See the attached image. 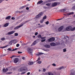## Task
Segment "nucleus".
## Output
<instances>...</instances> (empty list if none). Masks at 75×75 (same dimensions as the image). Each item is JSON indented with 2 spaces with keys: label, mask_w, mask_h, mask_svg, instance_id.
<instances>
[{
  "label": "nucleus",
  "mask_w": 75,
  "mask_h": 75,
  "mask_svg": "<svg viewBox=\"0 0 75 75\" xmlns=\"http://www.w3.org/2000/svg\"><path fill=\"white\" fill-rule=\"evenodd\" d=\"M75 30V27L72 28V26L70 25L67 26L65 29H63L62 30V32H65V31H74Z\"/></svg>",
  "instance_id": "1"
},
{
  "label": "nucleus",
  "mask_w": 75,
  "mask_h": 75,
  "mask_svg": "<svg viewBox=\"0 0 75 75\" xmlns=\"http://www.w3.org/2000/svg\"><path fill=\"white\" fill-rule=\"evenodd\" d=\"M21 65H23V67H21L18 69V72H23V71L28 70V68H27L25 65L22 64Z\"/></svg>",
  "instance_id": "2"
},
{
  "label": "nucleus",
  "mask_w": 75,
  "mask_h": 75,
  "mask_svg": "<svg viewBox=\"0 0 75 75\" xmlns=\"http://www.w3.org/2000/svg\"><path fill=\"white\" fill-rule=\"evenodd\" d=\"M43 14L44 12L43 11L41 12L36 16L35 18L37 19L39 18H40V17H41L43 15Z\"/></svg>",
  "instance_id": "3"
},
{
  "label": "nucleus",
  "mask_w": 75,
  "mask_h": 75,
  "mask_svg": "<svg viewBox=\"0 0 75 75\" xmlns=\"http://www.w3.org/2000/svg\"><path fill=\"white\" fill-rule=\"evenodd\" d=\"M11 68V66H10L9 67H8V68H6V69H2V71L3 73H6V72H7L8 71V69H10Z\"/></svg>",
  "instance_id": "4"
},
{
  "label": "nucleus",
  "mask_w": 75,
  "mask_h": 75,
  "mask_svg": "<svg viewBox=\"0 0 75 75\" xmlns=\"http://www.w3.org/2000/svg\"><path fill=\"white\" fill-rule=\"evenodd\" d=\"M64 39L66 41L65 43L66 44H67L68 42V40H69V37L67 35L65 36L64 37Z\"/></svg>",
  "instance_id": "5"
},
{
  "label": "nucleus",
  "mask_w": 75,
  "mask_h": 75,
  "mask_svg": "<svg viewBox=\"0 0 75 75\" xmlns=\"http://www.w3.org/2000/svg\"><path fill=\"white\" fill-rule=\"evenodd\" d=\"M27 50L29 52V54L31 55H33L32 54V51H33V49H31V48L30 47H28L27 48Z\"/></svg>",
  "instance_id": "6"
},
{
  "label": "nucleus",
  "mask_w": 75,
  "mask_h": 75,
  "mask_svg": "<svg viewBox=\"0 0 75 75\" xmlns=\"http://www.w3.org/2000/svg\"><path fill=\"white\" fill-rule=\"evenodd\" d=\"M74 14V12H70L69 13H68L67 14H64V16H65L66 17H68V16H70V15H72Z\"/></svg>",
  "instance_id": "7"
},
{
  "label": "nucleus",
  "mask_w": 75,
  "mask_h": 75,
  "mask_svg": "<svg viewBox=\"0 0 75 75\" xmlns=\"http://www.w3.org/2000/svg\"><path fill=\"white\" fill-rule=\"evenodd\" d=\"M30 21V20H28L26 21L23 22H22L21 23V25H20V26L21 27H22V26H23V25H24V24H25V23H28V22Z\"/></svg>",
  "instance_id": "8"
},
{
  "label": "nucleus",
  "mask_w": 75,
  "mask_h": 75,
  "mask_svg": "<svg viewBox=\"0 0 75 75\" xmlns=\"http://www.w3.org/2000/svg\"><path fill=\"white\" fill-rule=\"evenodd\" d=\"M64 25L61 26L58 28V31L59 32H60V31H62V30L64 29Z\"/></svg>",
  "instance_id": "9"
},
{
  "label": "nucleus",
  "mask_w": 75,
  "mask_h": 75,
  "mask_svg": "<svg viewBox=\"0 0 75 75\" xmlns=\"http://www.w3.org/2000/svg\"><path fill=\"white\" fill-rule=\"evenodd\" d=\"M58 5V2H54L52 4V7H55L57 6Z\"/></svg>",
  "instance_id": "10"
},
{
  "label": "nucleus",
  "mask_w": 75,
  "mask_h": 75,
  "mask_svg": "<svg viewBox=\"0 0 75 75\" xmlns=\"http://www.w3.org/2000/svg\"><path fill=\"white\" fill-rule=\"evenodd\" d=\"M56 1V0H47L45 1L46 4H47V3H49L52 2V1Z\"/></svg>",
  "instance_id": "11"
},
{
  "label": "nucleus",
  "mask_w": 75,
  "mask_h": 75,
  "mask_svg": "<svg viewBox=\"0 0 75 75\" xmlns=\"http://www.w3.org/2000/svg\"><path fill=\"white\" fill-rule=\"evenodd\" d=\"M18 61H19V59H18V58H15V59H14V63L15 64L16 63H17V62H18Z\"/></svg>",
  "instance_id": "12"
},
{
  "label": "nucleus",
  "mask_w": 75,
  "mask_h": 75,
  "mask_svg": "<svg viewBox=\"0 0 75 75\" xmlns=\"http://www.w3.org/2000/svg\"><path fill=\"white\" fill-rule=\"evenodd\" d=\"M65 68L63 66L60 67L59 68H57L56 69L57 70H61L62 69H65Z\"/></svg>",
  "instance_id": "13"
},
{
  "label": "nucleus",
  "mask_w": 75,
  "mask_h": 75,
  "mask_svg": "<svg viewBox=\"0 0 75 75\" xmlns=\"http://www.w3.org/2000/svg\"><path fill=\"white\" fill-rule=\"evenodd\" d=\"M50 45L51 46H52L54 47V46H56V43L54 42H52L50 43Z\"/></svg>",
  "instance_id": "14"
},
{
  "label": "nucleus",
  "mask_w": 75,
  "mask_h": 75,
  "mask_svg": "<svg viewBox=\"0 0 75 75\" xmlns=\"http://www.w3.org/2000/svg\"><path fill=\"white\" fill-rule=\"evenodd\" d=\"M42 3H43V1L42 0H41L38 2L37 3V4L38 5V4H40Z\"/></svg>",
  "instance_id": "15"
},
{
  "label": "nucleus",
  "mask_w": 75,
  "mask_h": 75,
  "mask_svg": "<svg viewBox=\"0 0 75 75\" xmlns=\"http://www.w3.org/2000/svg\"><path fill=\"white\" fill-rule=\"evenodd\" d=\"M20 27H21L20 25L19 26H17L15 28H14V30H18V29L19 28H20Z\"/></svg>",
  "instance_id": "16"
},
{
  "label": "nucleus",
  "mask_w": 75,
  "mask_h": 75,
  "mask_svg": "<svg viewBox=\"0 0 75 75\" xmlns=\"http://www.w3.org/2000/svg\"><path fill=\"white\" fill-rule=\"evenodd\" d=\"M44 47H45V48H50V45L46 44L44 45Z\"/></svg>",
  "instance_id": "17"
},
{
  "label": "nucleus",
  "mask_w": 75,
  "mask_h": 75,
  "mask_svg": "<svg viewBox=\"0 0 75 75\" xmlns=\"http://www.w3.org/2000/svg\"><path fill=\"white\" fill-rule=\"evenodd\" d=\"M9 24H10V23H5V24L4 25V27H7V26H8Z\"/></svg>",
  "instance_id": "18"
},
{
  "label": "nucleus",
  "mask_w": 75,
  "mask_h": 75,
  "mask_svg": "<svg viewBox=\"0 0 75 75\" xmlns=\"http://www.w3.org/2000/svg\"><path fill=\"white\" fill-rule=\"evenodd\" d=\"M45 26V25H40L39 26H38V28H41L42 27H44Z\"/></svg>",
  "instance_id": "19"
},
{
  "label": "nucleus",
  "mask_w": 75,
  "mask_h": 75,
  "mask_svg": "<svg viewBox=\"0 0 75 75\" xmlns=\"http://www.w3.org/2000/svg\"><path fill=\"white\" fill-rule=\"evenodd\" d=\"M11 18V16H7L6 18L5 19L6 20H10Z\"/></svg>",
  "instance_id": "20"
},
{
  "label": "nucleus",
  "mask_w": 75,
  "mask_h": 75,
  "mask_svg": "<svg viewBox=\"0 0 75 75\" xmlns=\"http://www.w3.org/2000/svg\"><path fill=\"white\" fill-rule=\"evenodd\" d=\"M72 10H75V3L74 4V5L71 8Z\"/></svg>",
  "instance_id": "21"
},
{
  "label": "nucleus",
  "mask_w": 75,
  "mask_h": 75,
  "mask_svg": "<svg viewBox=\"0 0 75 75\" xmlns=\"http://www.w3.org/2000/svg\"><path fill=\"white\" fill-rule=\"evenodd\" d=\"M33 64H34L33 62H30L28 63V65H33Z\"/></svg>",
  "instance_id": "22"
},
{
  "label": "nucleus",
  "mask_w": 75,
  "mask_h": 75,
  "mask_svg": "<svg viewBox=\"0 0 75 75\" xmlns=\"http://www.w3.org/2000/svg\"><path fill=\"white\" fill-rule=\"evenodd\" d=\"M51 4V3H48L46 4H45V6H48V7H49V6H50Z\"/></svg>",
  "instance_id": "23"
},
{
  "label": "nucleus",
  "mask_w": 75,
  "mask_h": 75,
  "mask_svg": "<svg viewBox=\"0 0 75 75\" xmlns=\"http://www.w3.org/2000/svg\"><path fill=\"white\" fill-rule=\"evenodd\" d=\"M9 45H7L6 46H5L3 47H0V48H2V49H3V48H6L7 47H8V46Z\"/></svg>",
  "instance_id": "24"
},
{
  "label": "nucleus",
  "mask_w": 75,
  "mask_h": 75,
  "mask_svg": "<svg viewBox=\"0 0 75 75\" xmlns=\"http://www.w3.org/2000/svg\"><path fill=\"white\" fill-rule=\"evenodd\" d=\"M25 7L26 6H22L19 8V10H21L22 9H23V8H25Z\"/></svg>",
  "instance_id": "25"
},
{
  "label": "nucleus",
  "mask_w": 75,
  "mask_h": 75,
  "mask_svg": "<svg viewBox=\"0 0 75 75\" xmlns=\"http://www.w3.org/2000/svg\"><path fill=\"white\" fill-rule=\"evenodd\" d=\"M51 39V41H52H52H54L55 40V38H50Z\"/></svg>",
  "instance_id": "26"
},
{
  "label": "nucleus",
  "mask_w": 75,
  "mask_h": 75,
  "mask_svg": "<svg viewBox=\"0 0 75 75\" xmlns=\"http://www.w3.org/2000/svg\"><path fill=\"white\" fill-rule=\"evenodd\" d=\"M14 40H11V41L10 42H9L8 44H10V43L11 42L13 44V43H14Z\"/></svg>",
  "instance_id": "27"
},
{
  "label": "nucleus",
  "mask_w": 75,
  "mask_h": 75,
  "mask_svg": "<svg viewBox=\"0 0 75 75\" xmlns=\"http://www.w3.org/2000/svg\"><path fill=\"white\" fill-rule=\"evenodd\" d=\"M50 6H48V7H47V6H44L43 7V8H45V9H47L48 8H50Z\"/></svg>",
  "instance_id": "28"
},
{
  "label": "nucleus",
  "mask_w": 75,
  "mask_h": 75,
  "mask_svg": "<svg viewBox=\"0 0 75 75\" xmlns=\"http://www.w3.org/2000/svg\"><path fill=\"white\" fill-rule=\"evenodd\" d=\"M14 37H17L18 35V33H15L14 34Z\"/></svg>",
  "instance_id": "29"
},
{
  "label": "nucleus",
  "mask_w": 75,
  "mask_h": 75,
  "mask_svg": "<svg viewBox=\"0 0 75 75\" xmlns=\"http://www.w3.org/2000/svg\"><path fill=\"white\" fill-rule=\"evenodd\" d=\"M48 75H54V74L50 72H48Z\"/></svg>",
  "instance_id": "30"
},
{
  "label": "nucleus",
  "mask_w": 75,
  "mask_h": 75,
  "mask_svg": "<svg viewBox=\"0 0 75 75\" xmlns=\"http://www.w3.org/2000/svg\"><path fill=\"white\" fill-rule=\"evenodd\" d=\"M47 18V16H46V15H45V16L43 17V18L42 19L44 20H45V19H46Z\"/></svg>",
  "instance_id": "31"
},
{
  "label": "nucleus",
  "mask_w": 75,
  "mask_h": 75,
  "mask_svg": "<svg viewBox=\"0 0 75 75\" xmlns=\"http://www.w3.org/2000/svg\"><path fill=\"white\" fill-rule=\"evenodd\" d=\"M43 51H49L50 50L48 49H47L46 50L44 49H42Z\"/></svg>",
  "instance_id": "32"
},
{
  "label": "nucleus",
  "mask_w": 75,
  "mask_h": 75,
  "mask_svg": "<svg viewBox=\"0 0 75 75\" xmlns=\"http://www.w3.org/2000/svg\"><path fill=\"white\" fill-rule=\"evenodd\" d=\"M7 51H12V50H11V47L8 48L7 49Z\"/></svg>",
  "instance_id": "33"
},
{
  "label": "nucleus",
  "mask_w": 75,
  "mask_h": 75,
  "mask_svg": "<svg viewBox=\"0 0 75 75\" xmlns=\"http://www.w3.org/2000/svg\"><path fill=\"white\" fill-rule=\"evenodd\" d=\"M42 36H41V35L40 34L38 35V38H41Z\"/></svg>",
  "instance_id": "34"
},
{
  "label": "nucleus",
  "mask_w": 75,
  "mask_h": 75,
  "mask_svg": "<svg viewBox=\"0 0 75 75\" xmlns=\"http://www.w3.org/2000/svg\"><path fill=\"white\" fill-rule=\"evenodd\" d=\"M17 49H18V48H16L14 49H13V50H12V51H17Z\"/></svg>",
  "instance_id": "35"
},
{
  "label": "nucleus",
  "mask_w": 75,
  "mask_h": 75,
  "mask_svg": "<svg viewBox=\"0 0 75 75\" xmlns=\"http://www.w3.org/2000/svg\"><path fill=\"white\" fill-rule=\"evenodd\" d=\"M47 41L48 42H52L51 38L47 40Z\"/></svg>",
  "instance_id": "36"
},
{
  "label": "nucleus",
  "mask_w": 75,
  "mask_h": 75,
  "mask_svg": "<svg viewBox=\"0 0 75 75\" xmlns=\"http://www.w3.org/2000/svg\"><path fill=\"white\" fill-rule=\"evenodd\" d=\"M12 74V72H8L6 73V75H8L10 74Z\"/></svg>",
  "instance_id": "37"
},
{
  "label": "nucleus",
  "mask_w": 75,
  "mask_h": 75,
  "mask_svg": "<svg viewBox=\"0 0 75 75\" xmlns=\"http://www.w3.org/2000/svg\"><path fill=\"white\" fill-rule=\"evenodd\" d=\"M44 20L42 19V20H40V23H43V22H44Z\"/></svg>",
  "instance_id": "38"
},
{
  "label": "nucleus",
  "mask_w": 75,
  "mask_h": 75,
  "mask_svg": "<svg viewBox=\"0 0 75 75\" xmlns=\"http://www.w3.org/2000/svg\"><path fill=\"white\" fill-rule=\"evenodd\" d=\"M42 62L41 61H38L37 63L38 64H41V63Z\"/></svg>",
  "instance_id": "39"
},
{
  "label": "nucleus",
  "mask_w": 75,
  "mask_h": 75,
  "mask_svg": "<svg viewBox=\"0 0 75 75\" xmlns=\"http://www.w3.org/2000/svg\"><path fill=\"white\" fill-rule=\"evenodd\" d=\"M12 69H13V70H14V71H15V70H16V68L15 67H13L12 68Z\"/></svg>",
  "instance_id": "40"
},
{
  "label": "nucleus",
  "mask_w": 75,
  "mask_h": 75,
  "mask_svg": "<svg viewBox=\"0 0 75 75\" xmlns=\"http://www.w3.org/2000/svg\"><path fill=\"white\" fill-rule=\"evenodd\" d=\"M36 43H35V42H33V43L32 44V45H31V46H33V45H34L36 44Z\"/></svg>",
  "instance_id": "41"
},
{
  "label": "nucleus",
  "mask_w": 75,
  "mask_h": 75,
  "mask_svg": "<svg viewBox=\"0 0 75 75\" xmlns=\"http://www.w3.org/2000/svg\"><path fill=\"white\" fill-rule=\"evenodd\" d=\"M10 32L11 35V34H13V33H15V31H11Z\"/></svg>",
  "instance_id": "42"
},
{
  "label": "nucleus",
  "mask_w": 75,
  "mask_h": 75,
  "mask_svg": "<svg viewBox=\"0 0 75 75\" xmlns=\"http://www.w3.org/2000/svg\"><path fill=\"white\" fill-rule=\"evenodd\" d=\"M46 41V39H43L41 40V42H44L45 41Z\"/></svg>",
  "instance_id": "43"
},
{
  "label": "nucleus",
  "mask_w": 75,
  "mask_h": 75,
  "mask_svg": "<svg viewBox=\"0 0 75 75\" xmlns=\"http://www.w3.org/2000/svg\"><path fill=\"white\" fill-rule=\"evenodd\" d=\"M45 38H46V37H41V39L42 40H44L45 39Z\"/></svg>",
  "instance_id": "44"
},
{
  "label": "nucleus",
  "mask_w": 75,
  "mask_h": 75,
  "mask_svg": "<svg viewBox=\"0 0 75 75\" xmlns=\"http://www.w3.org/2000/svg\"><path fill=\"white\" fill-rule=\"evenodd\" d=\"M59 11L60 12H64V9L59 10Z\"/></svg>",
  "instance_id": "45"
},
{
  "label": "nucleus",
  "mask_w": 75,
  "mask_h": 75,
  "mask_svg": "<svg viewBox=\"0 0 75 75\" xmlns=\"http://www.w3.org/2000/svg\"><path fill=\"white\" fill-rule=\"evenodd\" d=\"M39 53L40 55H43V54H44V53H42V52H39Z\"/></svg>",
  "instance_id": "46"
},
{
  "label": "nucleus",
  "mask_w": 75,
  "mask_h": 75,
  "mask_svg": "<svg viewBox=\"0 0 75 75\" xmlns=\"http://www.w3.org/2000/svg\"><path fill=\"white\" fill-rule=\"evenodd\" d=\"M6 35H11V32H10L8 33V34H6Z\"/></svg>",
  "instance_id": "47"
},
{
  "label": "nucleus",
  "mask_w": 75,
  "mask_h": 75,
  "mask_svg": "<svg viewBox=\"0 0 75 75\" xmlns=\"http://www.w3.org/2000/svg\"><path fill=\"white\" fill-rule=\"evenodd\" d=\"M63 52H65L67 51V50H66V48L63 49Z\"/></svg>",
  "instance_id": "48"
},
{
  "label": "nucleus",
  "mask_w": 75,
  "mask_h": 75,
  "mask_svg": "<svg viewBox=\"0 0 75 75\" xmlns=\"http://www.w3.org/2000/svg\"><path fill=\"white\" fill-rule=\"evenodd\" d=\"M46 4V3H45V1H44V3H42V4H41V5H44V4Z\"/></svg>",
  "instance_id": "49"
},
{
  "label": "nucleus",
  "mask_w": 75,
  "mask_h": 75,
  "mask_svg": "<svg viewBox=\"0 0 75 75\" xmlns=\"http://www.w3.org/2000/svg\"><path fill=\"white\" fill-rule=\"evenodd\" d=\"M49 24V21H47L46 22V24L48 25Z\"/></svg>",
  "instance_id": "50"
},
{
  "label": "nucleus",
  "mask_w": 75,
  "mask_h": 75,
  "mask_svg": "<svg viewBox=\"0 0 75 75\" xmlns=\"http://www.w3.org/2000/svg\"><path fill=\"white\" fill-rule=\"evenodd\" d=\"M1 40H2V41H4V40H5V38H2L1 39Z\"/></svg>",
  "instance_id": "51"
},
{
  "label": "nucleus",
  "mask_w": 75,
  "mask_h": 75,
  "mask_svg": "<svg viewBox=\"0 0 75 75\" xmlns=\"http://www.w3.org/2000/svg\"><path fill=\"white\" fill-rule=\"evenodd\" d=\"M20 46V44H17L16 45V47H18Z\"/></svg>",
  "instance_id": "52"
},
{
  "label": "nucleus",
  "mask_w": 75,
  "mask_h": 75,
  "mask_svg": "<svg viewBox=\"0 0 75 75\" xmlns=\"http://www.w3.org/2000/svg\"><path fill=\"white\" fill-rule=\"evenodd\" d=\"M18 54H22V53H23V52H21L18 51Z\"/></svg>",
  "instance_id": "53"
},
{
  "label": "nucleus",
  "mask_w": 75,
  "mask_h": 75,
  "mask_svg": "<svg viewBox=\"0 0 75 75\" xmlns=\"http://www.w3.org/2000/svg\"><path fill=\"white\" fill-rule=\"evenodd\" d=\"M71 23H72V24H75V21H72L71 22Z\"/></svg>",
  "instance_id": "54"
},
{
  "label": "nucleus",
  "mask_w": 75,
  "mask_h": 75,
  "mask_svg": "<svg viewBox=\"0 0 75 75\" xmlns=\"http://www.w3.org/2000/svg\"><path fill=\"white\" fill-rule=\"evenodd\" d=\"M15 19V18H14V17H12L11 18V19L13 20H14Z\"/></svg>",
  "instance_id": "55"
},
{
  "label": "nucleus",
  "mask_w": 75,
  "mask_h": 75,
  "mask_svg": "<svg viewBox=\"0 0 75 75\" xmlns=\"http://www.w3.org/2000/svg\"><path fill=\"white\" fill-rule=\"evenodd\" d=\"M10 30H13V26H12L10 28Z\"/></svg>",
  "instance_id": "56"
},
{
  "label": "nucleus",
  "mask_w": 75,
  "mask_h": 75,
  "mask_svg": "<svg viewBox=\"0 0 75 75\" xmlns=\"http://www.w3.org/2000/svg\"><path fill=\"white\" fill-rule=\"evenodd\" d=\"M38 32H36L35 34V35L36 36V35H38Z\"/></svg>",
  "instance_id": "57"
},
{
  "label": "nucleus",
  "mask_w": 75,
  "mask_h": 75,
  "mask_svg": "<svg viewBox=\"0 0 75 75\" xmlns=\"http://www.w3.org/2000/svg\"><path fill=\"white\" fill-rule=\"evenodd\" d=\"M52 65L54 67H55L56 66V64H55V63H53L52 64Z\"/></svg>",
  "instance_id": "58"
},
{
  "label": "nucleus",
  "mask_w": 75,
  "mask_h": 75,
  "mask_svg": "<svg viewBox=\"0 0 75 75\" xmlns=\"http://www.w3.org/2000/svg\"><path fill=\"white\" fill-rule=\"evenodd\" d=\"M26 9L27 10H29V7H26Z\"/></svg>",
  "instance_id": "59"
},
{
  "label": "nucleus",
  "mask_w": 75,
  "mask_h": 75,
  "mask_svg": "<svg viewBox=\"0 0 75 75\" xmlns=\"http://www.w3.org/2000/svg\"><path fill=\"white\" fill-rule=\"evenodd\" d=\"M7 54H2L1 55V57H4V56H6V55Z\"/></svg>",
  "instance_id": "60"
},
{
  "label": "nucleus",
  "mask_w": 75,
  "mask_h": 75,
  "mask_svg": "<svg viewBox=\"0 0 75 75\" xmlns=\"http://www.w3.org/2000/svg\"><path fill=\"white\" fill-rule=\"evenodd\" d=\"M16 13H20V11H16Z\"/></svg>",
  "instance_id": "61"
},
{
  "label": "nucleus",
  "mask_w": 75,
  "mask_h": 75,
  "mask_svg": "<svg viewBox=\"0 0 75 75\" xmlns=\"http://www.w3.org/2000/svg\"><path fill=\"white\" fill-rule=\"evenodd\" d=\"M25 74V72H23L21 73V74Z\"/></svg>",
  "instance_id": "62"
},
{
  "label": "nucleus",
  "mask_w": 75,
  "mask_h": 75,
  "mask_svg": "<svg viewBox=\"0 0 75 75\" xmlns=\"http://www.w3.org/2000/svg\"><path fill=\"white\" fill-rule=\"evenodd\" d=\"M71 37H72V38H74V37H75V35H72Z\"/></svg>",
  "instance_id": "63"
},
{
  "label": "nucleus",
  "mask_w": 75,
  "mask_h": 75,
  "mask_svg": "<svg viewBox=\"0 0 75 75\" xmlns=\"http://www.w3.org/2000/svg\"><path fill=\"white\" fill-rule=\"evenodd\" d=\"M40 40V38H39L38 39H36V41H39Z\"/></svg>",
  "instance_id": "64"
}]
</instances>
